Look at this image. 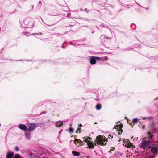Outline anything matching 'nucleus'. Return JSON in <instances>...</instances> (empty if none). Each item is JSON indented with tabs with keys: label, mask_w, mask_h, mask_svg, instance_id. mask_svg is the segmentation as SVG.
<instances>
[{
	"label": "nucleus",
	"mask_w": 158,
	"mask_h": 158,
	"mask_svg": "<svg viewBox=\"0 0 158 158\" xmlns=\"http://www.w3.org/2000/svg\"><path fill=\"white\" fill-rule=\"evenodd\" d=\"M112 138L113 137L110 135H108V137L107 139L105 138L103 136H98L96 138V140L95 143L94 144L92 143V139L88 137H85L83 138V141L87 143V144L90 148H93L94 147V145L96 144H98L100 145H106L107 141V139L110 138Z\"/></svg>",
	"instance_id": "f257e3e1"
},
{
	"label": "nucleus",
	"mask_w": 158,
	"mask_h": 158,
	"mask_svg": "<svg viewBox=\"0 0 158 158\" xmlns=\"http://www.w3.org/2000/svg\"><path fill=\"white\" fill-rule=\"evenodd\" d=\"M150 141H146L145 140V139L144 138L142 139L141 143L140 144V147L143 148L146 147H148L149 148H151V147L150 146Z\"/></svg>",
	"instance_id": "f03ea898"
},
{
	"label": "nucleus",
	"mask_w": 158,
	"mask_h": 158,
	"mask_svg": "<svg viewBox=\"0 0 158 158\" xmlns=\"http://www.w3.org/2000/svg\"><path fill=\"white\" fill-rule=\"evenodd\" d=\"M122 126L121 125H117L115 126L114 129V131L117 132L118 133L119 135L121 134L123 131L122 129Z\"/></svg>",
	"instance_id": "7ed1b4c3"
},
{
	"label": "nucleus",
	"mask_w": 158,
	"mask_h": 158,
	"mask_svg": "<svg viewBox=\"0 0 158 158\" xmlns=\"http://www.w3.org/2000/svg\"><path fill=\"white\" fill-rule=\"evenodd\" d=\"M36 127H37V125L35 124L31 123L28 124V129L30 131H33Z\"/></svg>",
	"instance_id": "20e7f679"
},
{
	"label": "nucleus",
	"mask_w": 158,
	"mask_h": 158,
	"mask_svg": "<svg viewBox=\"0 0 158 158\" xmlns=\"http://www.w3.org/2000/svg\"><path fill=\"white\" fill-rule=\"evenodd\" d=\"M19 127L23 130H26L27 129V127L24 124H20L19 125Z\"/></svg>",
	"instance_id": "39448f33"
},
{
	"label": "nucleus",
	"mask_w": 158,
	"mask_h": 158,
	"mask_svg": "<svg viewBox=\"0 0 158 158\" xmlns=\"http://www.w3.org/2000/svg\"><path fill=\"white\" fill-rule=\"evenodd\" d=\"M90 62L92 64H95L96 60L94 57H91Z\"/></svg>",
	"instance_id": "423d86ee"
},
{
	"label": "nucleus",
	"mask_w": 158,
	"mask_h": 158,
	"mask_svg": "<svg viewBox=\"0 0 158 158\" xmlns=\"http://www.w3.org/2000/svg\"><path fill=\"white\" fill-rule=\"evenodd\" d=\"M151 151L153 153H157L158 152V150L157 148L156 147H152Z\"/></svg>",
	"instance_id": "0eeeda50"
},
{
	"label": "nucleus",
	"mask_w": 158,
	"mask_h": 158,
	"mask_svg": "<svg viewBox=\"0 0 158 158\" xmlns=\"http://www.w3.org/2000/svg\"><path fill=\"white\" fill-rule=\"evenodd\" d=\"M74 143L76 145H77V144H81L82 143V141L80 140L75 139L74 140Z\"/></svg>",
	"instance_id": "6e6552de"
},
{
	"label": "nucleus",
	"mask_w": 158,
	"mask_h": 158,
	"mask_svg": "<svg viewBox=\"0 0 158 158\" xmlns=\"http://www.w3.org/2000/svg\"><path fill=\"white\" fill-rule=\"evenodd\" d=\"M14 154V153L13 152H11L10 153L8 154L6 156V158H12V157L13 156Z\"/></svg>",
	"instance_id": "1a4fd4ad"
},
{
	"label": "nucleus",
	"mask_w": 158,
	"mask_h": 158,
	"mask_svg": "<svg viewBox=\"0 0 158 158\" xmlns=\"http://www.w3.org/2000/svg\"><path fill=\"white\" fill-rule=\"evenodd\" d=\"M63 122L61 121H59L56 123V126L57 127H60L61 126L63 125Z\"/></svg>",
	"instance_id": "9d476101"
},
{
	"label": "nucleus",
	"mask_w": 158,
	"mask_h": 158,
	"mask_svg": "<svg viewBox=\"0 0 158 158\" xmlns=\"http://www.w3.org/2000/svg\"><path fill=\"white\" fill-rule=\"evenodd\" d=\"M72 154L73 155L75 156H78L80 155L79 152H77L75 151H72Z\"/></svg>",
	"instance_id": "9b49d317"
},
{
	"label": "nucleus",
	"mask_w": 158,
	"mask_h": 158,
	"mask_svg": "<svg viewBox=\"0 0 158 158\" xmlns=\"http://www.w3.org/2000/svg\"><path fill=\"white\" fill-rule=\"evenodd\" d=\"M14 158H23L22 156L19 154H16L14 155Z\"/></svg>",
	"instance_id": "f8f14e48"
},
{
	"label": "nucleus",
	"mask_w": 158,
	"mask_h": 158,
	"mask_svg": "<svg viewBox=\"0 0 158 158\" xmlns=\"http://www.w3.org/2000/svg\"><path fill=\"white\" fill-rule=\"evenodd\" d=\"M101 108V106L100 104H98L96 106V108L97 110H99Z\"/></svg>",
	"instance_id": "ddd939ff"
},
{
	"label": "nucleus",
	"mask_w": 158,
	"mask_h": 158,
	"mask_svg": "<svg viewBox=\"0 0 158 158\" xmlns=\"http://www.w3.org/2000/svg\"><path fill=\"white\" fill-rule=\"evenodd\" d=\"M128 147H132L133 148H134L135 147V146L133 145V144L130 143H128Z\"/></svg>",
	"instance_id": "4468645a"
},
{
	"label": "nucleus",
	"mask_w": 158,
	"mask_h": 158,
	"mask_svg": "<svg viewBox=\"0 0 158 158\" xmlns=\"http://www.w3.org/2000/svg\"><path fill=\"white\" fill-rule=\"evenodd\" d=\"M138 122V119L137 118H134L133 120V122L134 123H136Z\"/></svg>",
	"instance_id": "2eb2a0df"
},
{
	"label": "nucleus",
	"mask_w": 158,
	"mask_h": 158,
	"mask_svg": "<svg viewBox=\"0 0 158 158\" xmlns=\"http://www.w3.org/2000/svg\"><path fill=\"white\" fill-rule=\"evenodd\" d=\"M69 131L70 132H72L73 131V129L72 128L70 127L69 129Z\"/></svg>",
	"instance_id": "dca6fc26"
},
{
	"label": "nucleus",
	"mask_w": 158,
	"mask_h": 158,
	"mask_svg": "<svg viewBox=\"0 0 158 158\" xmlns=\"http://www.w3.org/2000/svg\"><path fill=\"white\" fill-rule=\"evenodd\" d=\"M94 58L95 59V60H98L100 59V58L98 57H94Z\"/></svg>",
	"instance_id": "f3484780"
},
{
	"label": "nucleus",
	"mask_w": 158,
	"mask_h": 158,
	"mask_svg": "<svg viewBox=\"0 0 158 158\" xmlns=\"http://www.w3.org/2000/svg\"><path fill=\"white\" fill-rule=\"evenodd\" d=\"M15 150L16 151H19V149H18V148L17 147H15Z\"/></svg>",
	"instance_id": "a211bd4d"
},
{
	"label": "nucleus",
	"mask_w": 158,
	"mask_h": 158,
	"mask_svg": "<svg viewBox=\"0 0 158 158\" xmlns=\"http://www.w3.org/2000/svg\"><path fill=\"white\" fill-rule=\"evenodd\" d=\"M114 147H112L111 148V150H114Z\"/></svg>",
	"instance_id": "6ab92c4d"
},
{
	"label": "nucleus",
	"mask_w": 158,
	"mask_h": 158,
	"mask_svg": "<svg viewBox=\"0 0 158 158\" xmlns=\"http://www.w3.org/2000/svg\"><path fill=\"white\" fill-rule=\"evenodd\" d=\"M82 125L81 124H80V126L81 127H82Z\"/></svg>",
	"instance_id": "aec40b11"
},
{
	"label": "nucleus",
	"mask_w": 158,
	"mask_h": 158,
	"mask_svg": "<svg viewBox=\"0 0 158 158\" xmlns=\"http://www.w3.org/2000/svg\"><path fill=\"white\" fill-rule=\"evenodd\" d=\"M80 129L79 128H78V129H77L78 130H79Z\"/></svg>",
	"instance_id": "412c9836"
},
{
	"label": "nucleus",
	"mask_w": 158,
	"mask_h": 158,
	"mask_svg": "<svg viewBox=\"0 0 158 158\" xmlns=\"http://www.w3.org/2000/svg\"><path fill=\"white\" fill-rule=\"evenodd\" d=\"M156 142H158V141H157Z\"/></svg>",
	"instance_id": "4be33fe9"
}]
</instances>
